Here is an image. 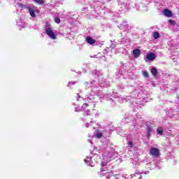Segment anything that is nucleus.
<instances>
[{"instance_id": "obj_1", "label": "nucleus", "mask_w": 179, "mask_h": 179, "mask_svg": "<svg viewBox=\"0 0 179 179\" xmlns=\"http://www.w3.org/2000/svg\"><path fill=\"white\" fill-rule=\"evenodd\" d=\"M116 157L117 156L115 155L114 150L108 152V154L103 157V159L101 162V171L99 172L101 177H104L105 179L111 178V176H113V171L109 169L110 166H107V163H108V162H111V160H114Z\"/></svg>"}, {"instance_id": "obj_2", "label": "nucleus", "mask_w": 179, "mask_h": 179, "mask_svg": "<svg viewBox=\"0 0 179 179\" xmlns=\"http://www.w3.org/2000/svg\"><path fill=\"white\" fill-rule=\"evenodd\" d=\"M99 83L96 80H92L90 83L86 82L85 83V86L89 89H92V90H96V89H103V87H108L110 86V82L104 78H99Z\"/></svg>"}, {"instance_id": "obj_3", "label": "nucleus", "mask_w": 179, "mask_h": 179, "mask_svg": "<svg viewBox=\"0 0 179 179\" xmlns=\"http://www.w3.org/2000/svg\"><path fill=\"white\" fill-rule=\"evenodd\" d=\"M140 167L141 169V173L149 174V170L156 169V162L150 158H146L140 164Z\"/></svg>"}, {"instance_id": "obj_4", "label": "nucleus", "mask_w": 179, "mask_h": 179, "mask_svg": "<svg viewBox=\"0 0 179 179\" xmlns=\"http://www.w3.org/2000/svg\"><path fill=\"white\" fill-rule=\"evenodd\" d=\"M92 94H90L89 96H87L85 100H93V99H96V97H99V99H103L104 100H107L108 101H110V103H114V99H113V94L114 92H107L106 94H103V92H96V95H93V92H92Z\"/></svg>"}, {"instance_id": "obj_5", "label": "nucleus", "mask_w": 179, "mask_h": 179, "mask_svg": "<svg viewBox=\"0 0 179 179\" xmlns=\"http://www.w3.org/2000/svg\"><path fill=\"white\" fill-rule=\"evenodd\" d=\"M124 120L126 124L133 122V127H134L133 131H136L137 129H139V128H141V124L139 123V122H138V120L136 118H134V117L131 115H126L124 120Z\"/></svg>"}, {"instance_id": "obj_6", "label": "nucleus", "mask_w": 179, "mask_h": 179, "mask_svg": "<svg viewBox=\"0 0 179 179\" xmlns=\"http://www.w3.org/2000/svg\"><path fill=\"white\" fill-rule=\"evenodd\" d=\"M118 6H120L121 10H125V9L129 10V6H133V8H135L134 4H130L129 1L127 0H118Z\"/></svg>"}, {"instance_id": "obj_7", "label": "nucleus", "mask_w": 179, "mask_h": 179, "mask_svg": "<svg viewBox=\"0 0 179 179\" xmlns=\"http://www.w3.org/2000/svg\"><path fill=\"white\" fill-rule=\"evenodd\" d=\"M106 131H108L107 133H106V131H102V132H98L95 134L96 138L98 139H100L101 138H110V136L111 135V129H107Z\"/></svg>"}, {"instance_id": "obj_8", "label": "nucleus", "mask_w": 179, "mask_h": 179, "mask_svg": "<svg viewBox=\"0 0 179 179\" xmlns=\"http://www.w3.org/2000/svg\"><path fill=\"white\" fill-rule=\"evenodd\" d=\"M45 31L47 36H48L52 40H55L57 38V36H55V34L54 33V31H52V29L51 27H46L45 29Z\"/></svg>"}, {"instance_id": "obj_9", "label": "nucleus", "mask_w": 179, "mask_h": 179, "mask_svg": "<svg viewBox=\"0 0 179 179\" xmlns=\"http://www.w3.org/2000/svg\"><path fill=\"white\" fill-rule=\"evenodd\" d=\"M24 9H27L31 17H36V12L37 10L34 7H31L30 6H25Z\"/></svg>"}, {"instance_id": "obj_10", "label": "nucleus", "mask_w": 179, "mask_h": 179, "mask_svg": "<svg viewBox=\"0 0 179 179\" xmlns=\"http://www.w3.org/2000/svg\"><path fill=\"white\" fill-rule=\"evenodd\" d=\"M150 155H151V156H154L155 157H157L159 155H160V150L157 148H151L150 150Z\"/></svg>"}, {"instance_id": "obj_11", "label": "nucleus", "mask_w": 179, "mask_h": 179, "mask_svg": "<svg viewBox=\"0 0 179 179\" xmlns=\"http://www.w3.org/2000/svg\"><path fill=\"white\" fill-rule=\"evenodd\" d=\"M16 23L17 26H18L19 30H22V29L26 27V26L27 25V24H26V22H23L22 20H17Z\"/></svg>"}, {"instance_id": "obj_12", "label": "nucleus", "mask_w": 179, "mask_h": 179, "mask_svg": "<svg viewBox=\"0 0 179 179\" xmlns=\"http://www.w3.org/2000/svg\"><path fill=\"white\" fill-rule=\"evenodd\" d=\"M84 162L86 163V164H88V166L94 167V163L92 162V157H86V158L84 159Z\"/></svg>"}, {"instance_id": "obj_13", "label": "nucleus", "mask_w": 179, "mask_h": 179, "mask_svg": "<svg viewBox=\"0 0 179 179\" xmlns=\"http://www.w3.org/2000/svg\"><path fill=\"white\" fill-rule=\"evenodd\" d=\"M162 14H164L166 17H173V12H171V10L165 8L163 11H162Z\"/></svg>"}, {"instance_id": "obj_14", "label": "nucleus", "mask_w": 179, "mask_h": 179, "mask_svg": "<svg viewBox=\"0 0 179 179\" xmlns=\"http://www.w3.org/2000/svg\"><path fill=\"white\" fill-rule=\"evenodd\" d=\"M147 61H155L156 59V55L153 52L148 53L146 55Z\"/></svg>"}, {"instance_id": "obj_15", "label": "nucleus", "mask_w": 179, "mask_h": 179, "mask_svg": "<svg viewBox=\"0 0 179 179\" xmlns=\"http://www.w3.org/2000/svg\"><path fill=\"white\" fill-rule=\"evenodd\" d=\"M153 127L151 125L147 126L146 131H147V138L149 139L152 136V133L153 132L152 129Z\"/></svg>"}, {"instance_id": "obj_16", "label": "nucleus", "mask_w": 179, "mask_h": 179, "mask_svg": "<svg viewBox=\"0 0 179 179\" xmlns=\"http://www.w3.org/2000/svg\"><path fill=\"white\" fill-rule=\"evenodd\" d=\"M14 4L15 8H24V6H27V5L22 3L20 0H15Z\"/></svg>"}, {"instance_id": "obj_17", "label": "nucleus", "mask_w": 179, "mask_h": 179, "mask_svg": "<svg viewBox=\"0 0 179 179\" xmlns=\"http://www.w3.org/2000/svg\"><path fill=\"white\" fill-rule=\"evenodd\" d=\"M133 56L134 58H139V57H141V50L138 48H135L133 50Z\"/></svg>"}, {"instance_id": "obj_18", "label": "nucleus", "mask_w": 179, "mask_h": 179, "mask_svg": "<svg viewBox=\"0 0 179 179\" xmlns=\"http://www.w3.org/2000/svg\"><path fill=\"white\" fill-rule=\"evenodd\" d=\"M89 107V104L87 103H84L81 108L79 107H76L75 108V111L76 113H80V111H83L85 110V108Z\"/></svg>"}, {"instance_id": "obj_19", "label": "nucleus", "mask_w": 179, "mask_h": 179, "mask_svg": "<svg viewBox=\"0 0 179 179\" xmlns=\"http://www.w3.org/2000/svg\"><path fill=\"white\" fill-rule=\"evenodd\" d=\"M86 41L88 44H90V45H93V44H96V41L93 39L91 36H87L86 38Z\"/></svg>"}, {"instance_id": "obj_20", "label": "nucleus", "mask_w": 179, "mask_h": 179, "mask_svg": "<svg viewBox=\"0 0 179 179\" xmlns=\"http://www.w3.org/2000/svg\"><path fill=\"white\" fill-rule=\"evenodd\" d=\"M120 29H124V30H130L131 27L128 24H125V22H122V24L120 26Z\"/></svg>"}, {"instance_id": "obj_21", "label": "nucleus", "mask_w": 179, "mask_h": 179, "mask_svg": "<svg viewBox=\"0 0 179 179\" xmlns=\"http://www.w3.org/2000/svg\"><path fill=\"white\" fill-rule=\"evenodd\" d=\"M113 48H115V44L112 43L110 48H107V49H105L103 51L104 52H108V51H113Z\"/></svg>"}, {"instance_id": "obj_22", "label": "nucleus", "mask_w": 179, "mask_h": 179, "mask_svg": "<svg viewBox=\"0 0 179 179\" xmlns=\"http://www.w3.org/2000/svg\"><path fill=\"white\" fill-rule=\"evenodd\" d=\"M163 132H164L163 127H159L157 129V135H159L160 136H162V135H163Z\"/></svg>"}, {"instance_id": "obj_23", "label": "nucleus", "mask_w": 179, "mask_h": 179, "mask_svg": "<svg viewBox=\"0 0 179 179\" xmlns=\"http://www.w3.org/2000/svg\"><path fill=\"white\" fill-rule=\"evenodd\" d=\"M115 177V179H131L129 178H127L124 175H117Z\"/></svg>"}, {"instance_id": "obj_24", "label": "nucleus", "mask_w": 179, "mask_h": 179, "mask_svg": "<svg viewBox=\"0 0 179 179\" xmlns=\"http://www.w3.org/2000/svg\"><path fill=\"white\" fill-rule=\"evenodd\" d=\"M152 36L155 40H157V38L160 37V34H159L157 31H154L152 34Z\"/></svg>"}, {"instance_id": "obj_25", "label": "nucleus", "mask_w": 179, "mask_h": 179, "mask_svg": "<svg viewBox=\"0 0 179 179\" xmlns=\"http://www.w3.org/2000/svg\"><path fill=\"white\" fill-rule=\"evenodd\" d=\"M151 73L153 75V76H156V75H157V69L155 67H152L151 69Z\"/></svg>"}, {"instance_id": "obj_26", "label": "nucleus", "mask_w": 179, "mask_h": 179, "mask_svg": "<svg viewBox=\"0 0 179 179\" xmlns=\"http://www.w3.org/2000/svg\"><path fill=\"white\" fill-rule=\"evenodd\" d=\"M141 73H142L143 76H144V78H149V73H148V71L143 70L141 71Z\"/></svg>"}, {"instance_id": "obj_27", "label": "nucleus", "mask_w": 179, "mask_h": 179, "mask_svg": "<svg viewBox=\"0 0 179 179\" xmlns=\"http://www.w3.org/2000/svg\"><path fill=\"white\" fill-rule=\"evenodd\" d=\"M36 3H39V5H43L44 3V0H34Z\"/></svg>"}, {"instance_id": "obj_28", "label": "nucleus", "mask_w": 179, "mask_h": 179, "mask_svg": "<svg viewBox=\"0 0 179 179\" xmlns=\"http://www.w3.org/2000/svg\"><path fill=\"white\" fill-rule=\"evenodd\" d=\"M55 23H57V24H59V23H61V19H59L58 17H55Z\"/></svg>"}, {"instance_id": "obj_29", "label": "nucleus", "mask_w": 179, "mask_h": 179, "mask_svg": "<svg viewBox=\"0 0 179 179\" xmlns=\"http://www.w3.org/2000/svg\"><path fill=\"white\" fill-rule=\"evenodd\" d=\"M95 75L98 77V78H103V77H100L101 76V73L100 72V71H95Z\"/></svg>"}, {"instance_id": "obj_30", "label": "nucleus", "mask_w": 179, "mask_h": 179, "mask_svg": "<svg viewBox=\"0 0 179 179\" xmlns=\"http://www.w3.org/2000/svg\"><path fill=\"white\" fill-rule=\"evenodd\" d=\"M156 168H158V170H160V169H162V165L160 162H157V164H155V169Z\"/></svg>"}, {"instance_id": "obj_31", "label": "nucleus", "mask_w": 179, "mask_h": 179, "mask_svg": "<svg viewBox=\"0 0 179 179\" xmlns=\"http://www.w3.org/2000/svg\"><path fill=\"white\" fill-rule=\"evenodd\" d=\"M107 129H110V132L111 131H114V129H111L110 127H106L105 129H103V131H105V134H107L108 132V131H107Z\"/></svg>"}, {"instance_id": "obj_32", "label": "nucleus", "mask_w": 179, "mask_h": 179, "mask_svg": "<svg viewBox=\"0 0 179 179\" xmlns=\"http://www.w3.org/2000/svg\"><path fill=\"white\" fill-rule=\"evenodd\" d=\"M71 85H76V81L69 82L67 85L68 87H70Z\"/></svg>"}, {"instance_id": "obj_33", "label": "nucleus", "mask_w": 179, "mask_h": 179, "mask_svg": "<svg viewBox=\"0 0 179 179\" xmlns=\"http://www.w3.org/2000/svg\"><path fill=\"white\" fill-rule=\"evenodd\" d=\"M169 22L170 23V24H171L172 26H174V24H176V21L173 20H169Z\"/></svg>"}, {"instance_id": "obj_34", "label": "nucleus", "mask_w": 179, "mask_h": 179, "mask_svg": "<svg viewBox=\"0 0 179 179\" xmlns=\"http://www.w3.org/2000/svg\"><path fill=\"white\" fill-rule=\"evenodd\" d=\"M83 115H90V110H87L86 111L84 112Z\"/></svg>"}, {"instance_id": "obj_35", "label": "nucleus", "mask_w": 179, "mask_h": 179, "mask_svg": "<svg viewBox=\"0 0 179 179\" xmlns=\"http://www.w3.org/2000/svg\"><path fill=\"white\" fill-rule=\"evenodd\" d=\"M128 145L129 148H134V143L132 141H129Z\"/></svg>"}, {"instance_id": "obj_36", "label": "nucleus", "mask_w": 179, "mask_h": 179, "mask_svg": "<svg viewBox=\"0 0 179 179\" xmlns=\"http://www.w3.org/2000/svg\"><path fill=\"white\" fill-rule=\"evenodd\" d=\"M134 6H135L136 10H139V5H138V4H134Z\"/></svg>"}, {"instance_id": "obj_37", "label": "nucleus", "mask_w": 179, "mask_h": 179, "mask_svg": "<svg viewBox=\"0 0 179 179\" xmlns=\"http://www.w3.org/2000/svg\"><path fill=\"white\" fill-rule=\"evenodd\" d=\"M79 99H80V96H79V94H77V101H79Z\"/></svg>"}, {"instance_id": "obj_38", "label": "nucleus", "mask_w": 179, "mask_h": 179, "mask_svg": "<svg viewBox=\"0 0 179 179\" xmlns=\"http://www.w3.org/2000/svg\"><path fill=\"white\" fill-rule=\"evenodd\" d=\"M88 142H90V143H93V141L90 138L88 139Z\"/></svg>"}, {"instance_id": "obj_39", "label": "nucleus", "mask_w": 179, "mask_h": 179, "mask_svg": "<svg viewBox=\"0 0 179 179\" xmlns=\"http://www.w3.org/2000/svg\"><path fill=\"white\" fill-rule=\"evenodd\" d=\"M89 125H90V124L87 123L86 125H85L86 128H89Z\"/></svg>"}, {"instance_id": "obj_40", "label": "nucleus", "mask_w": 179, "mask_h": 179, "mask_svg": "<svg viewBox=\"0 0 179 179\" xmlns=\"http://www.w3.org/2000/svg\"><path fill=\"white\" fill-rule=\"evenodd\" d=\"M137 166H138V162H135V166H134V167H138Z\"/></svg>"}, {"instance_id": "obj_41", "label": "nucleus", "mask_w": 179, "mask_h": 179, "mask_svg": "<svg viewBox=\"0 0 179 179\" xmlns=\"http://www.w3.org/2000/svg\"><path fill=\"white\" fill-rule=\"evenodd\" d=\"M95 157H96V159H100V156H99V155H96Z\"/></svg>"}, {"instance_id": "obj_42", "label": "nucleus", "mask_w": 179, "mask_h": 179, "mask_svg": "<svg viewBox=\"0 0 179 179\" xmlns=\"http://www.w3.org/2000/svg\"><path fill=\"white\" fill-rule=\"evenodd\" d=\"M92 58H97L96 55H94V57H92Z\"/></svg>"}, {"instance_id": "obj_43", "label": "nucleus", "mask_w": 179, "mask_h": 179, "mask_svg": "<svg viewBox=\"0 0 179 179\" xmlns=\"http://www.w3.org/2000/svg\"><path fill=\"white\" fill-rule=\"evenodd\" d=\"M127 100H129V96L126 97Z\"/></svg>"}, {"instance_id": "obj_44", "label": "nucleus", "mask_w": 179, "mask_h": 179, "mask_svg": "<svg viewBox=\"0 0 179 179\" xmlns=\"http://www.w3.org/2000/svg\"><path fill=\"white\" fill-rule=\"evenodd\" d=\"M73 106H76V104L75 103H73Z\"/></svg>"}, {"instance_id": "obj_45", "label": "nucleus", "mask_w": 179, "mask_h": 179, "mask_svg": "<svg viewBox=\"0 0 179 179\" xmlns=\"http://www.w3.org/2000/svg\"><path fill=\"white\" fill-rule=\"evenodd\" d=\"M133 164H135V162H133Z\"/></svg>"}, {"instance_id": "obj_46", "label": "nucleus", "mask_w": 179, "mask_h": 179, "mask_svg": "<svg viewBox=\"0 0 179 179\" xmlns=\"http://www.w3.org/2000/svg\"><path fill=\"white\" fill-rule=\"evenodd\" d=\"M108 1H111V0H108Z\"/></svg>"}]
</instances>
